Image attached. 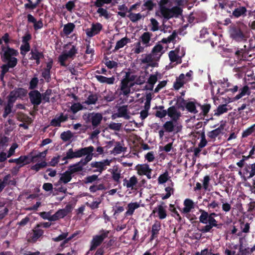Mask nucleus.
Returning a JSON list of instances; mask_svg holds the SVG:
<instances>
[{"mask_svg": "<svg viewBox=\"0 0 255 255\" xmlns=\"http://www.w3.org/2000/svg\"><path fill=\"white\" fill-rule=\"evenodd\" d=\"M72 58L70 56H68V54H66L64 51L59 57V61L61 65L62 66H65V62L66 60Z\"/></svg>", "mask_w": 255, "mask_h": 255, "instance_id": "8fccbe9b", "label": "nucleus"}, {"mask_svg": "<svg viewBox=\"0 0 255 255\" xmlns=\"http://www.w3.org/2000/svg\"><path fill=\"white\" fill-rule=\"evenodd\" d=\"M137 183V179L135 176L131 177L129 179H125L124 180V185L128 188L133 189L134 186Z\"/></svg>", "mask_w": 255, "mask_h": 255, "instance_id": "b1692460", "label": "nucleus"}, {"mask_svg": "<svg viewBox=\"0 0 255 255\" xmlns=\"http://www.w3.org/2000/svg\"><path fill=\"white\" fill-rule=\"evenodd\" d=\"M112 0H96L95 5L97 7H102L105 4H110Z\"/></svg>", "mask_w": 255, "mask_h": 255, "instance_id": "0e129e2a", "label": "nucleus"}, {"mask_svg": "<svg viewBox=\"0 0 255 255\" xmlns=\"http://www.w3.org/2000/svg\"><path fill=\"white\" fill-rule=\"evenodd\" d=\"M90 190L92 192H95L98 190H105V187L103 184H100L99 185H94L91 186L90 188Z\"/></svg>", "mask_w": 255, "mask_h": 255, "instance_id": "13d9d810", "label": "nucleus"}, {"mask_svg": "<svg viewBox=\"0 0 255 255\" xmlns=\"http://www.w3.org/2000/svg\"><path fill=\"white\" fill-rule=\"evenodd\" d=\"M30 46L28 43H23L20 46L21 54L25 55L29 50Z\"/></svg>", "mask_w": 255, "mask_h": 255, "instance_id": "774afa93", "label": "nucleus"}, {"mask_svg": "<svg viewBox=\"0 0 255 255\" xmlns=\"http://www.w3.org/2000/svg\"><path fill=\"white\" fill-rule=\"evenodd\" d=\"M156 61H158V60L155 59V56L151 53L146 55L142 60V63H147L149 65H152L153 63Z\"/></svg>", "mask_w": 255, "mask_h": 255, "instance_id": "a19ab883", "label": "nucleus"}, {"mask_svg": "<svg viewBox=\"0 0 255 255\" xmlns=\"http://www.w3.org/2000/svg\"><path fill=\"white\" fill-rule=\"evenodd\" d=\"M68 233L67 232L63 233L61 235H60L58 237L53 238V241L55 242H58L64 239H67L66 241H65V243H66L67 241L71 240L75 236V234H73L72 236L67 238Z\"/></svg>", "mask_w": 255, "mask_h": 255, "instance_id": "79ce46f5", "label": "nucleus"}, {"mask_svg": "<svg viewBox=\"0 0 255 255\" xmlns=\"http://www.w3.org/2000/svg\"><path fill=\"white\" fill-rule=\"evenodd\" d=\"M185 54L183 48H181V53H180V48H176L175 50L171 51L169 53L170 60L172 62L176 63H180L181 62V58Z\"/></svg>", "mask_w": 255, "mask_h": 255, "instance_id": "423d86ee", "label": "nucleus"}, {"mask_svg": "<svg viewBox=\"0 0 255 255\" xmlns=\"http://www.w3.org/2000/svg\"><path fill=\"white\" fill-rule=\"evenodd\" d=\"M163 128L166 131L171 132L172 131L178 132L181 129L182 126L177 121H167L163 125Z\"/></svg>", "mask_w": 255, "mask_h": 255, "instance_id": "0eeeda50", "label": "nucleus"}, {"mask_svg": "<svg viewBox=\"0 0 255 255\" xmlns=\"http://www.w3.org/2000/svg\"><path fill=\"white\" fill-rule=\"evenodd\" d=\"M73 153L74 150L72 148L68 149L66 152V156L62 159V160L64 161L62 164H66L68 162L66 160L67 159L74 158Z\"/></svg>", "mask_w": 255, "mask_h": 255, "instance_id": "49530a36", "label": "nucleus"}, {"mask_svg": "<svg viewBox=\"0 0 255 255\" xmlns=\"http://www.w3.org/2000/svg\"><path fill=\"white\" fill-rule=\"evenodd\" d=\"M112 160H104L100 162H92L91 165L92 167L97 168L96 171L101 173L103 170L106 169V166L110 165Z\"/></svg>", "mask_w": 255, "mask_h": 255, "instance_id": "9d476101", "label": "nucleus"}, {"mask_svg": "<svg viewBox=\"0 0 255 255\" xmlns=\"http://www.w3.org/2000/svg\"><path fill=\"white\" fill-rule=\"evenodd\" d=\"M89 120L94 127L98 126L103 119V116L100 113H93L89 115Z\"/></svg>", "mask_w": 255, "mask_h": 255, "instance_id": "2eb2a0df", "label": "nucleus"}, {"mask_svg": "<svg viewBox=\"0 0 255 255\" xmlns=\"http://www.w3.org/2000/svg\"><path fill=\"white\" fill-rule=\"evenodd\" d=\"M47 165L45 161H42L40 163H37L31 167V169L36 171H39L40 169L45 167Z\"/></svg>", "mask_w": 255, "mask_h": 255, "instance_id": "4d7b16f0", "label": "nucleus"}, {"mask_svg": "<svg viewBox=\"0 0 255 255\" xmlns=\"http://www.w3.org/2000/svg\"><path fill=\"white\" fill-rule=\"evenodd\" d=\"M130 42V39L127 37H125L118 40L115 46L114 51H117L119 49L123 48L127 44Z\"/></svg>", "mask_w": 255, "mask_h": 255, "instance_id": "bb28decb", "label": "nucleus"}, {"mask_svg": "<svg viewBox=\"0 0 255 255\" xmlns=\"http://www.w3.org/2000/svg\"><path fill=\"white\" fill-rule=\"evenodd\" d=\"M157 81V77L156 75H151L148 79V83L150 85V89H152L153 86Z\"/></svg>", "mask_w": 255, "mask_h": 255, "instance_id": "6e6d98bb", "label": "nucleus"}, {"mask_svg": "<svg viewBox=\"0 0 255 255\" xmlns=\"http://www.w3.org/2000/svg\"><path fill=\"white\" fill-rule=\"evenodd\" d=\"M164 53V48L160 43L154 46L151 51V53L155 56V59H157L158 60Z\"/></svg>", "mask_w": 255, "mask_h": 255, "instance_id": "dca6fc26", "label": "nucleus"}, {"mask_svg": "<svg viewBox=\"0 0 255 255\" xmlns=\"http://www.w3.org/2000/svg\"><path fill=\"white\" fill-rule=\"evenodd\" d=\"M197 104H198L197 103L189 102L186 105V108L189 112L196 114L198 112L197 109L199 107L197 106Z\"/></svg>", "mask_w": 255, "mask_h": 255, "instance_id": "72a5a7b5", "label": "nucleus"}, {"mask_svg": "<svg viewBox=\"0 0 255 255\" xmlns=\"http://www.w3.org/2000/svg\"><path fill=\"white\" fill-rule=\"evenodd\" d=\"M41 218L45 220H48L50 221H54V215H51L50 212H43L40 213Z\"/></svg>", "mask_w": 255, "mask_h": 255, "instance_id": "de8ad7c7", "label": "nucleus"}, {"mask_svg": "<svg viewBox=\"0 0 255 255\" xmlns=\"http://www.w3.org/2000/svg\"><path fill=\"white\" fill-rule=\"evenodd\" d=\"M140 82H136L133 74L127 73L125 77L121 80L118 90L119 94L124 96H128L131 93V88L135 83H140Z\"/></svg>", "mask_w": 255, "mask_h": 255, "instance_id": "f03ea898", "label": "nucleus"}, {"mask_svg": "<svg viewBox=\"0 0 255 255\" xmlns=\"http://www.w3.org/2000/svg\"><path fill=\"white\" fill-rule=\"evenodd\" d=\"M150 30L152 31H156L159 29V23L154 18H152L150 19Z\"/></svg>", "mask_w": 255, "mask_h": 255, "instance_id": "09e8293b", "label": "nucleus"}, {"mask_svg": "<svg viewBox=\"0 0 255 255\" xmlns=\"http://www.w3.org/2000/svg\"><path fill=\"white\" fill-rule=\"evenodd\" d=\"M109 231H103L99 235L95 236L91 242V250H93L99 246L104 241V240L108 237Z\"/></svg>", "mask_w": 255, "mask_h": 255, "instance_id": "20e7f679", "label": "nucleus"}, {"mask_svg": "<svg viewBox=\"0 0 255 255\" xmlns=\"http://www.w3.org/2000/svg\"><path fill=\"white\" fill-rule=\"evenodd\" d=\"M124 151V148L120 143L118 142L113 148V150L111 151V153L117 155L122 153Z\"/></svg>", "mask_w": 255, "mask_h": 255, "instance_id": "a18cd8bd", "label": "nucleus"}, {"mask_svg": "<svg viewBox=\"0 0 255 255\" xmlns=\"http://www.w3.org/2000/svg\"><path fill=\"white\" fill-rule=\"evenodd\" d=\"M218 83L220 84L221 86L225 89V91L227 92V90L229 89L228 88H230L231 86L230 83L228 82V79H223V80H221L218 81Z\"/></svg>", "mask_w": 255, "mask_h": 255, "instance_id": "5fc2aeb1", "label": "nucleus"}, {"mask_svg": "<svg viewBox=\"0 0 255 255\" xmlns=\"http://www.w3.org/2000/svg\"><path fill=\"white\" fill-rule=\"evenodd\" d=\"M82 162L83 160H81L80 162L70 166L67 170L72 175L74 173L82 171L84 166L83 164H82Z\"/></svg>", "mask_w": 255, "mask_h": 255, "instance_id": "5701e85b", "label": "nucleus"}, {"mask_svg": "<svg viewBox=\"0 0 255 255\" xmlns=\"http://www.w3.org/2000/svg\"><path fill=\"white\" fill-rule=\"evenodd\" d=\"M63 51L68 54V56L73 58L77 52V49L74 45L68 44L65 46Z\"/></svg>", "mask_w": 255, "mask_h": 255, "instance_id": "393cba45", "label": "nucleus"}, {"mask_svg": "<svg viewBox=\"0 0 255 255\" xmlns=\"http://www.w3.org/2000/svg\"><path fill=\"white\" fill-rule=\"evenodd\" d=\"M207 207L209 210L213 209L217 211L219 208V204L218 202L213 200L208 204Z\"/></svg>", "mask_w": 255, "mask_h": 255, "instance_id": "bf43d9fd", "label": "nucleus"}, {"mask_svg": "<svg viewBox=\"0 0 255 255\" xmlns=\"http://www.w3.org/2000/svg\"><path fill=\"white\" fill-rule=\"evenodd\" d=\"M103 28L102 25L99 22L92 24L91 27L86 29V33L88 37H93L98 34Z\"/></svg>", "mask_w": 255, "mask_h": 255, "instance_id": "6e6552de", "label": "nucleus"}, {"mask_svg": "<svg viewBox=\"0 0 255 255\" xmlns=\"http://www.w3.org/2000/svg\"><path fill=\"white\" fill-rule=\"evenodd\" d=\"M152 34L149 32H144L139 38V41L146 47H149L152 45L151 37Z\"/></svg>", "mask_w": 255, "mask_h": 255, "instance_id": "9b49d317", "label": "nucleus"}, {"mask_svg": "<svg viewBox=\"0 0 255 255\" xmlns=\"http://www.w3.org/2000/svg\"><path fill=\"white\" fill-rule=\"evenodd\" d=\"M98 9L97 10V12L99 14V16L101 17H104L106 19H109L111 14L108 11L102 7H98Z\"/></svg>", "mask_w": 255, "mask_h": 255, "instance_id": "c9c22d12", "label": "nucleus"}, {"mask_svg": "<svg viewBox=\"0 0 255 255\" xmlns=\"http://www.w3.org/2000/svg\"><path fill=\"white\" fill-rule=\"evenodd\" d=\"M94 150V148L92 146L82 148L79 149L74 151V157L75 158H79L88 153H91Z\"/></svg>", "mask_w": 255, "mask_h": 255, "instance_id": "ddd939ff", "label": "nucleus"}, {"mask_svg": "<svg viewBox=\"0 0 255 255\" xmlns=\"http://www.w3.org/2000/svg\"><path fill=\"white\" fill-rule=\"evenodd\" d=\"M139 204L137 202H131L129 203L128 205L127 211L126 212V216L132 215L135 209L139 207Z\"/></svg>", "mask_w": 255, "mask_h": 255, "instance_id": "c85d7f7f", "label": "nucleus"}, {"mask_svg": "<svg viewBox=\"0 0 255 255\" xmlns=\"http://www.w3.org/2000/svg\"><path fill=\"white\" fill-rule=\"evenodd\" d=\"M168 173L167 172H165L159 176L158 178V183L160 184H163L165 183L168 180Z\"/></svg>", "mask_w": 255, "mask_h": 255, "instance_id": "3c124183", "label": "nucleus"}, {"mask_svg": "<svg viewBox=\"0 0 255 255\" xmlns=\"http://www.w3.org/2000/svg\"><path fill=\"white\" fill-rule=\"evenodd\" d=\"M67 116H65L61 114L59 116L56 117L51 122V125L54 127L60 126L61 122L66 121Z\"/></svg>", "mask_w": 255, "mask_h": 255, "instance_id": "2f4dec72", "label": "nucleus"}, {"mask_svg": "<svg viewBox=\"0 0 255 255\" xmlns=\"http://www.w3.org/2000/svg\"><path fill=\"white\" fill-rule=\"evenodd\" d=\"M250 90L249 87L248 86H245L242 88L240 89L239 93L238 95H237L233 98V100L232 101H231V102L239 100L240 99L242 98L243 97H244L246 95H250ZM229 102H230V101Z\"/></svg>", "mask_w": 255, "mask_h": 255, "instance_id": "4be33fe9", "label": "nucleus"}, {"mask_svg": "<svg viewBox=\"0 0 255 255\" xmlns=\"http://www.w3.org/2000/svg\"><path fill=\"white\" fill-rule=\"evenodd\" d=\"M161 229V224L160 222L156 221L152 226V235L151 240H153L155 237L158 234V232Z\"/></svg>", "mask_w": 255, "mask_h": 255, "instance_id": "f704fd0d", "label": "nucleus"}, {"mask_svg": "<svg viewBox=\"0 0 255 255\" xmlns=\"http://www.w3.org/2000/svg\"><path fill=\"white\" fill-rule=\"evenodd\" d=\"M13 106V103L8 101V103L4 108V111L3 117L6 118L11 112V108Z\"/></svg>", "mask_w": 255, "mask_h": 255, "instance_id": "603ef678", "label": "nucleus"}, {"mask_svg": "<svg viewBox=\"0 0 255 255\" xmlns=\"http://www.w3.org/2000/svg\"><path fill=\"white\" fill-rule=\"evenodd\" d=\"M97 101V96L95 95H91L88 97L87 100L85 102V103L88 105L94 104L96 103Z\"/></svg>", "mask_w": 255, "mask_h": 255, "instance_id": "052dcab7", "label": "nucleus"}, {"mask_svg": "<svg viewBox=\"0 0 255 255\" xmlns=\"http://www.w3.org/2000/svg\"><path fill=\"white\" fill-rule=\"evenodd\" d=\"M224 128V125H221L218 128L210 131L208 135L210 138L214 139L223 132Z\"/></svg>", "mask_w": 255, "mask_h": 255, "instance_id": "7c9ffc66", "label": "nucleus"}, {"mask_svg": "<svg viewBox=\"0 0 255 255\" xmlns=\"http://www.w3.org/2000/svg\"><path fill=\"white\" fill-rule=\"evenodd\" d=\"M135 169L139 175H145L149 179L151 178L152 169L147 164H138L136 166Z\"/></svg>", "mask_w": 255, "mask_h": 255, "instance_id": "39448f33", "label": "nucleus"}, {"mask_svg": "<svg viewBox=\"0 0 255 255\" xmlns=\"http://www.w3.org/2000/svg\"><path fill=\"white\" fill-rule=\"evenodd\" d=\"M128 17L133 22H135L144 17L140 13H134L132 12H130L128 15Z\"/></svg>", "mask_w": 255, "mask_h": 255, "instance_id": "4c0bfd02", "label": "nucleus"}, {"mask_svg": "<svg viewBox=\"0 0 255 255\" xmlns=\"http://www.w3.org/2000/svg\"><path fill=\"white\" fill-rule=\"evenodd\" d=\"M228 111V109L227 108V105H222L218 107L215 114L219 116L226 113Z\"/></svg>", "mask_w": 255, "mask_h": 255, "instance_id": "864d4df0", "label": "nucleus"}, {"mask_svg": "<svg viewBox=\"0 0 255 255\" xmlns=\"http://www.w3.org/2000/svg\"><path fill=\"white\" fill-rule=\"evenodd\" d=\"M184 207L181 210L182 213L187 214L194 209L195 204L194 202L190 199H186L183 202Z\"/></svg>", "mask_w": 255, "mask_h": 255, "instance_id": "f8f14e48", "label": "nucleus"}, {"mask_svg": "<svg viewBox=\"0 0 255 255\" xmlns=\"http://www.w3.org/2000/svg\"><path fill=\"white\" fill-rule=\"evenodd\" d=\"M201 215L199 217V221L203 224H207L210 222V218H213V215H216L215 213H211L210 215L204 210H200Z\"/></svg>", "mask_w": 255, "mask_h": 255, "instance_id": "6ab92c4d", "label": "nucleus"}, {"mask_svg": "<svg viewBox=\"0 0 255 255\" xmlns=\"http://www.w3.org/2000/svg\"><path fill=\"white\" fill-rule=\"evenodd\" d=\"M218 224L216 220L214 218H210V222L208 224L203 227L201 229V231L203 233H207L210 232L212 228L214 227H217Z\"/></svg>", "mask_w": 255, "mask_h": 255, "instance_id": "a878e982", "label": "nucleus"}, {"mask_svg": "<svg viewBox=\"0 0 255 255\" xmlns=\"http://www.w3.org/2000/svg\"><path fill=\"white\" fill-rule=\"evenodd\" d=\"M75 27V25L73 23L70 22L65 24L63 29V33L68 35L72 33Z\"/></svg>", "mask_w": 255, "mask_h": 255, "instance_id": "ea45409f", "label": "nucleus"}, {"mask_svg": "<svg viewBox=\"0 0 255 255\" xmlns=\"http://www.w3.org/2000/svg\"><path fill=\"white\" fill-rule=\"evenodd\" d=\"M67 213L68 211L65 209L58 210L53 215L54 221L58 220L59 219L63 218L67 215Z\"/></svg>", "mask_w": 255, "mask_h": 255, "instance_id": "c03bdc74", "label": "nucleus"}, {"mask_svg": "<svg viewBox=\"0 0 255 255\" xmlns=\"http://www.w3.org/2000/svg\"><path fill=\"white\" fill-rule=\"evenodd\" d=\"M83 108V106L80 103H75L71 106V110L73 113H76Z\"/></svg>", "mask_w": 255, "mask_h": 255, "instance_id": "e2e57ef3", "label": "nucleus"}, {"mask_svg": "<svg viewBox=\"0 0 255 255\" xmlns=\"http://www.w3.org/2000/svg\"><path fill=\"white\" fill-rule=\"evenodd\" d=\"M9 142V138L6 137H3L0 139V149H4L7 145Z\"/></svg>", "mask_w": 255, "mask_h": 255, "instance_id": "69168bd1", "label": "nucleus"}, {"mask_svg": "<svg viewBox=\"0 0 255 255\" xmlns=\"http://www.w3.org/2000/svg\"><path fill=\"white\" fill-rule=\"evenodd\" d=\"M177 36L176 33L175 32H173L170 36H169L167 38H163L161 41L164 43H169L171 41H173Z\"/></svg>", "mask_w": 255, "mask_h": 255, "instance_id": "680f3d73", "label": "nucleus"}, {"mask_svg": "<svg viewBox=\"0 0 255 255\" xmlns=\"http://www.w3.org/2000/svg\"><path fill=\"white\" fill-rule=\"evenodd\" d=\"M167 113L168 116L174 121H176L177 119L180 116L179 112L174 107L168 108Z\"/></svg>", "mask_w": 255, "mask_h": 255, "instance_id": "c756f323", "label": "nucleus"}, {"mask_svg": "<svg viewBox=\"0 0 255 255\" xmlns=\"http://www.w3.org/2000/svg\"><path fill=\"white\" fill-rule=\"evenodd\" d=\"M109 172L112 174V179L117 183L120 182V179L122 178V170L118 166H114L112 168L110 169Z\"/></svg>", "mask_w": 255, "mask_h": 255, "instance_id": "4468645a", "label": "nucleus"}, {"mask_svg": "<svg viewBox=\"0 0 255 255\" xmlns=\"http://www.w3.org/2000/svg\"><path fill=\"white\" fill-rule=\"evenodd\" d=\"M159 6L160 11L165 18L177 17L181 13V9L178 6L170 8L172 6V1L170 0H160Z\"/></svg>", "mask_w": 255, "mask_h": 255, "instance_id": "f257e3e1", "label": "nucleus"}, {"mask_svg": "<svg viewBox=\"0 0 255 255\" xmlns=\"http://www.w3.org/2000/svg\"><path fill=\"white\" fill-rule=\"evenodd\" d=\"M29 98L30 101L34 105H38L41 103V94L38 91H34L31 92L29 93Z\"/></svg>", "mask_w": 255, "mask_h": 255, "instance_id": "f3484780", "label": "nucleus"}, {"mask_svg": "<svg viewBox=\"0 0 255 255\" xmlns=\"http://www.w3.org/2000/svg\"><path fill=\"white\" fill-rule=\"evenodd\" d=\"M26 94V91L21 88H19L11 92L8 96V101L13 103L17 98L21 97Z\"/></svg>", "mask_w": 255, "mask_h": 255, "instance_id": "1a4fd4ad", "label": "nucleus"}, {"mask_svg": "<svg viewBox=\"0 0 255 255\" xmlns=\"http://www.w3.org/2000/svg\"><path fill=\"white\" fill-rule=\"evenodd\" d=\"M188 81V79H185V75L184 74H181L179 76L176 78V81L174 83V88L176 90H178Z\"/></svg>", "mask_w": 255, "mask_h": 255, "instance_id": "aec40b11", "label": "nucleus"}, {"mask_svg": "<svg viewBox=\"0 0 255 255\" xmlns=\"http://www.w3.org/2000/svg\"><path fill=\"white\" fill-rule=\"evenodd\" d=\"M18 54V52L17 51L11 49L10 48H2V55L3 58L6 60L7 59H9L11 57H13V56H16Z\"/></svg>", "mask_w": 255, "mask_h": 255, "instance_id": "a211bd4d", "label": "nucleus"}, {"mask_svg": "<svg viewBox=\"0 0 255 255\" xmlns=\"http://www.w3.org/2000/svg\"><path fill=\"white\" fill-rule=\"evenodd\" d=\"M247 11L245 7L241 6L236 8L233 12V15L236 17H239L244 14Z\"/></svg>", "mask_w": 255, "mask_h": 255, "instance_id": "37998d69", "label": "nucleus"}, {"mask_svg": "<svg viewBox=\"0 0 255 255\" xmlns=\"http://www.w3.org/2000/svg\"><path fill=\"white\" fill-rule=\"evenodd\" d=\"M72 178V175L68 171H66L65 172L61 174L58 184L64 183L66 184L70 182Z\"/></svg>", "mask_w": 255, "mask_h": 255, "instance_id": "cd10ccee", "label": "nucleus"}, {"mask_svg": "<svg viewBox=\"0 0 255 255\" xmlns=\"http://www.w3.org/2000/svg\"><path fill=\"white\" fill-rule=\"evenodd\" d=\"M157 213V215L160 219H165L167 216L166 208L162 205H158L154 209L152 214Z\"/></svg>", "mask_w": 255, "mask_h": 255, "instance_id": "412c9836", "label": "nucleus"}, {"mask_svg": "<svg viewBox=\"0 0 255 255\" xmlns=\"http://www.w3.org/2000/svg\"><path fill=\"white\" fill-rule=\"evenodd\" d=\"M245 174L247 175V179L251 178L255 175V162L248 165L246 168Z\"/></svg>", "mask_w": 255, "mask_h": 255, "instance_id": "473e14b6", "label": "nucleus"}, {"mask_svg": "<svg viewBox=\"0 0 255 255\" xmlns=\"http://www.w3.org/2000/svg\"><path fill=\"white\" fill-rule=\"evenodd\" d=\"M30 54L31 55L30 59L35 60L36 63L38 64L39 63V59L43 57L42 53L38 51L36 49H34L31 50Z\"/></svg>", "mask_w": 255, "mask_h": 255, "instance_id": "58836bf2", "label": "nucleus"}, {"mask_svg": "<svg viewBox=\"0 0 255 255\" xmlns=\"http://www.w3.org/2000/svg\"><path fill=\"white\" fill-rule=\"evenodd\" d=\"M230 37L237 42L245 41L247 39L246 33L238 26H231L229 29Z\"/></svg>", "mask_w": 255, "mask_h": 255, "instance_id": "7ed1b4c3", "label": "nucleus"}, {"mask_svg": "<svg viewBox=\"0 0 255 255\" xmlns=\"http://www.w3.org/2000/svg\"><path fill=\"white\" fill-rule=\"evenodd\" d=\"M142 43L139 41L133 44V48L132 51L135 54H139L144 51V48Z\"/></svg>", "mask_w": 255, "mask_h": 255, "instance_id": "e433bc0d", "label": "nucleus"}, {"mask_svg": "<svg viewBox=\"0 0 255 255\" xmlns=\"http://www.w3.org/2000/svg\"><path fill=\"white\" fill-rule=\"evenodd\" d=\"M210 180V178L209 176L207 175L204 177V179L203 181V187L205 190H208V191L210 190V189L209 188Z\"/></svg>", "mask_w": 255, "mask_h": 255, "instance_id": "338daca9", "label": "nucleus"}]
</instances>
